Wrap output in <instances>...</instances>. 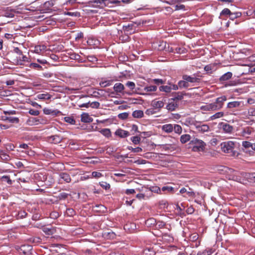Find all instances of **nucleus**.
<instances>
[{
	"label": "nucleus",
	"instance_id": "obj_1",
	"mask_svg": "<svg viewBox=\"0 0 255 255\" xmlns=\"http://www.w3.org/2000/svg\"><path fill=\"white\" fill-rule=\"evenodd\" d=\"M220 146L223 152L229 153L232 156H238L239 153L236 149L240 146L239 143L233 141H226L222 142Z\"/></svg>",
	"mask_w": 255,
	"mask_h": 255
},
{
	"label": "nucleus",
	"instance_id": "obj_2",
	"mask_svg": "<svg viewBox=\"0 0 255 255\" xmlns=\"http://www.w3.org/2000/svg\"><path fill=\"white\" fill-rule=\"evenodd\" d=\"M190 143L193 145V150L194 151H203L206 145L203 141L196 138H193Z\"/></svg>",
	"mask_w": 255,
	"mask_h": 255
},
{
	"label": "nucleus",
	"instance_id": "obj_3",
	"mask_svg": "<svg viewBox=\"0 0 255 255\" xmlns=\"http://www.w3.org/2000/svg\"><path fill=\"white\" fill-rule=\"evenodd\" d=\"M227 98L226 96H222L217 98L215 102L212 103L213 111H218L221 109L223 106L224 102L227 101Z\"/></svg>",
	"mask_w": 255,
	"mask_h": 255
},
{
	"label": "nucleus",
	"instance_id": "obj_4",
	"mask_svg": "<svg viewBox=\"0 0 255 255\" xmlns=\"http://www.w3.org/2000/svg\"><path fill=\"white\" fill-rule=\"evenodd\" d=\"M201 76L197 74H194L192 75H188L186 74L182 76V79L185 80L187 81L188 84L190 83H199L201 82Z\"/></svg>",
	"mask_w": 255,
	"mask_h": 255
},
{
	"label": "nucleus",
	"instance_id": "obj_5",
	"mask_svg": "<svg viewBox=\"0 0 255 255\" xmlns=\"http://www.w3.org/2000/svg\"><path fill=\"white\" fill-rule=\"evenodd\" d=\"M26 123L28 125L32 126L37 125L39 124H43L44 123V122L43 121H41V119H40L39 118L31 117L29 118L27 120Z\"/></svg>",
	"mask_w": 255,
	"mask_h": 255
},
{
	"label": "nucleus",
	"instance_id": "obj_6",
	"mask_svg": "<svg viewBox=\"0 0 255 255\" xmlns=\"http://www.w3.org/2000/svg\"><path fill=\"white\" fill-rule=\"evenodd\" d=\"M48 141L49 142L57 144L62 141L63 138L58 135H53L47 137Z\"/></svg>",
	"mask_w": 255,
	"mask_h": 255
},
{
	"label": "nucleus",
	"instance_id": "obj_7",
	"mask_svg": "<svg viewBox=\"0 0 255 255\" xmlns=\"http://www.w3.org/2000/svg\"><path fill=\"white\" fill-rule=\"evenodd\" d=\"M217 64L215 63L210 64L204 67V70L208 74H212L217 69Z\"/></svg>",
	"mask_w": 255,
	"mask_h": 255
},
{
	"label": "nucleus",
	"instance_id": "obj_8",
	"mask_svg": "<svg viewBox=\"0 0 255 255\" xmlns=\"http://www.w3.org/2000/svg\"><path fill=\"white\" fill-rule=\"evenodd\" d=\"M115 134L121 138H125L129 135L128 131L121 128L117 129L115 132Z\"/></svg>",
	"mask_w": 255,
	"mask_h": 255
},
{
	"label": "nucleus",
	"instance_id": "obj_9",
	"mask_svg": "<svg viewBox=\"0 0 255 255\" xmlns=\"http://www.w3.org/2000/svg\"><path fill=\"white\" fill-rule=\"evenodd\" d=\"M43 111L46 115H51L53 116H57L61 113L58 110H52L46 108L43 109Z\"/></svg>",
	"mask_w": 255,
	"mask_h": 255
},
{
	"label": "nucleus",
	"instance_id": "obj_10",
	"mask_svg": "<svg viewBox=\"0 0 255 255\" xmlns=\"http://www.w3.org/2000/svg\"><path fill=\"white\" fill-rule=\"evenodd\" d=\"M222 128L224 132L231 133L233 130V126L227 123H222Z\"/></svg>",
	"mask_w": 255,
	"mask_h": 255
},
{
	"label": "nucleus",
	"instance_id": "obj_11",
	"mask_svg": "<svg viewBox=\"0 0 255 255\" xmlns=\"http://www.w3.org/2000/svg\"><path fill=\"white\" fill-rule=\"evenodd\" d=\"M42 231L47 235H52L56 233V229L54 227H44L42 229Z\"/></svg>",
	"mask_w": 255,
	"mask_h": 255
},
{
	"label": "nucleus",
	"instance_id": "obj_12",
	"mask_svg": "<svg viewBox=\"0 0 255 255\" xmlns=\"http://www.w3.org/2000/svg\"><path fill=\"white\" fill-rule=\"evenodd\" d=\"M59 177L66 183H69L71 181L70 176L66 172H61L59 173Z\"/></svg>",
	"mask_w": 255,
	"mask_h": 255
},
{
	"label": "nucleus",
	"instance_id": "obj_13",
	"mask_svg": "<svg viewBox=\"0 0 255 255\" xmlns=\"http://www.w3.org/2000/svg\"><path fill=\"white\" fill-rule=\"evenodd\" d=\"M161 129L166 133H170L173 130V126L172 124H165L162 126Z\"/></svg>",
	"mask_w": 255,
	"mask_h": 255
},
{
	"label": "nucleus",
	"instance_id": "obj_14",
	"mask_svg": "<svg viewBox=\"0 0 255 255\" xmlns=\"http://www.w3.org/2000/svg\"><path fill=\"white\" fill-rule=\"evenodd\" d=\"M15 13V10L13 9H6L3 13V16H5L6 17H13Z\"/></svg>",
	"mask_w": 255,
	"mask_h": 255
},
{
	"label": "nucleus",
	"instance_id": "obj_15",
	"mask_svg": "<svg viewBox=\"0 0 255 255\" xmlns=\"http://www.w3.org/2000/svg\"><path fill=\"white\" fill-rule=\"evenodd\" d=\"M114 89L117 93H122L125 89V87L123 84L117 83L114 86Z\"/></svg>",
	"mask_w": 255,
	"mask_h": 255
},
{
	"label": "nucleus",
	"instance_id": "obj_16",
	"mask_svg": "<svg viewBox=\"0 0 255 255\" xmlns=\"http://www.w3.org/2000/svg\"><path fill=\"white\" fill-rule=\"evenodd\" d=\"M233 74L231 72H228L223 75L220 78H219V81L221 82L225 81H228L231 79L232 77Z\"/></svg>",
	"mask_w": 255,
	"mask_h": 255
},
{
	"label": "nucleus",
	"instance_id": "obj_17",
	"mask_svg": "<svg viewBox=\"0 0 255 255\" xmlns=\"http://www.w3.org/2000/svg\"><path fill=\"white\" fill-rule=\"evenodd\" d=\"M186 95L185 93L183 92H174L172 93L174 97L172 99L173 100H181L183 98V96Z\"/></svg>",
	"mask_w": 255,
	"mask_h": 255
},
{
	"label": "nucleus",
	"instance_id": "obj_18",
	"mask_svg": "<svg viewBox=\"0 0 255 255\" xmlns=\"http://www.w3.org/2000/svg\"><path fill=\"white\" fill-rule=\"evenodd\" d=\"M81 121L84 123H89L93 121V119L87 113L81 115Z\"/></svg>",
	"mask_w": 255,
	"mask_h": 255
},
{
	"label": "nucleus",
	"instance_id": "obj_19",
	"mask_svg": "<svg viewBox=\"0 0 255 255\" xmlns=\"http://www.w3.org/2000/svg\"><path fill=\"white\" fill-rule=\"evenodd\" d=\"M151 105L155 109H160L164 106V103L162 101L153 100Z\"/></svg>",
	"mask_w": 255,
	"mask_h": 255
},
{
	"label": "nucleus",
	"instance_id": "obj_20",
	"mask_svg": "<svg viewBox=\"0 0 255 255\" xmlns=\"http://www.w3.org/2000/svg\"><path fill=\"white\" fill-rule=\"evenodd\" d=\"M241 104V102H239V101H233V102H229L227 104V108L233 109V108H238L240 106Z\"/></svg>",
	"mask_w": 255,
	"mask_h": 255
},
{
	"label": "nucleus",
	"instance_id": "obj_21",
	"mask_svg": "<svg viewBox=\"0 0 255 255\" xmlns=\"http://www.w3.org/2000/svg\"><path fill=\"white\" fill-rule=\"evenodd\" d=\"M133 26H134V24L131 23L126 25H124L123 28L125 32H127L128 33L131 34V31L133 30Z\"/></svg>",
	"mask_w": 255,
	"mask_h": 255
},
{
	"label": "nucleus",
	"instance_id": "obj_22",
	"mask_svg": "<svg viewBox=\"0 0 255 255\" xmlns=\"http://www.w3.org/2000/svg\"><path fill=\"white\" fill-rule=\"evenodd\" d=\"M3 120L5 121H7L11 123H18L19 122V119L16 117H3Z\"/></svg>",
	"mask_w": 255,
	"mask_h": 255
},
{
	"label": "nucleus",
	"instance_id": "obj_23",
	"mask_svg": "<svg viewBox=\"0 0 255 255\" xmlns=\"http://www.w3.org/2000/svg\"><path fill=\"white\" fill-rule=\"evenodd\" d=\"M178 85L179 87L181 88H187L190 86V84H188L187 81L185 80H180L178 82Z\"/></svg>",
	"mask_w": 255,
	"mask_h": 255
},
{
	"label": "nucleus",
	"instance_id": "obj_24",
	"mask_svg": "<svg viewBox=\"0 0 255 255\" xmlns=\"http://www.w3.org/2000/svg\"><path fill=\"white\" fill-rule=\"evenodd\" d=\"M38 99L40 100H49L51 98V96L48 93L40 94L37 96Z\"/></svg>",
	"mask_w": 255,
	"mask_h": 255
},
{
	"label": "nucleus",
	"instance_id": "obj_25",
	"mask_svg": "<svg viewBox=\"0 0 255 255\" xmlns=\"http://www.w3.org/2000/svg\"><path fill=\"white\" fill-rule=\"evenodd\" d=\"M163 44H164V50L166 51L169 52H174V49H173L172 47H170L168 43H167L165 42H162L160 46H162Z\"/></svg>",
	"mask_w": 255,
	"mask_h": 255
},
{
	"label": "nucleus",
	"instance_id": "obj_26",
	"mask_svg": "<svg viewBox=\"0 0 255 255\" xmlns=\"http://www.w3.org/2000/svg\"><path fill=\"white\" fill-rule=\"evenodd\" d=\"M132 116L135 118H141L143 117V112L141 110H136L133 112Z\"/></svg>",
	"mask_w": 255,
	"mask_h": 255
},
{
	"label": "nucleus",
	"instance_id": "obj_27",
	"mask_svg": "<svg viewBox=\"0 0 255 255\" xmlns=\"http://www.w3.org/2000/svg\"><path fill=\"white\" fill-rule=\"evenodd\" d=\"M157 221L154 219V218H149L148 220H147L145 222V224L147 226L151 227V226H155L156 225Z\"/></svg>",
	"mask_w": 255,
	"mask_h": 255
},
{
	"label": "nucleus",
	"instance_id": "obj_28",
	"mask_svg": "<svg viewBox=\"0 0 255 255\" xmlns=\"http://www.w3.org/2000/svg\"><path fill=\"white\" fill-rule=\"evenodd\" d=\"M161 190L163 192H165L166 193H173L175 192L174 188L173 187H172L171 186H168L162 187L161 188Z\"/></svg>",
	"mask_w": 255,
	"mask_h": 255
},
{
	"label": "nucleus",
	"instance_id": "obj_29",
	"mask_svg": "<svg viewBox=\"0 0 255 255\" xmlns=\"http://www.w3.org/2000/svg\"><path fill=\"white\" fill-rule=\"evenodd\" d=\"M190 135L189 134H185L182 135L180 137V141L182 143H185L190 140Z\"/></svg>",
	"mask_w": 255,
	"mask_h": 255
},
{
	"label": "nucleus",
	"instance_id": "obj_30",
	"mask_svg": "<svg viewBox=\"0 0 255 255\" xmlns=\"http://www.w3.org/2000/svg\"><path fill=\"white\" fill-rule=\"evenodd\" d=\"M69 54L70 55V58L71 59L78 60V61L82 62L80 60L81 56L75 53L74 52H70L69 53Z\"/></svg>",
	"mask_w": 255,
	"mask_h": 255
},
{
	"label": "nucleus",
	"instance_id": "obj_31",
	"mask_svg": "<svg viewBox=\"0 0 255 255\" xmlns=\"http://www.w3.org/2000/svg\"><path fill=\"white\" fill-rule=\"evenodd\" d=\"M209 130V127L207 125H201L200 127H198L199 131L205 132L208 131Z\"/></svg>",
	"mask_w": 255,
	"mask_h": 255
},
{
	"label": "nucleus",
	"instance_id": "obj_32",
	"mask_svg": "<svg viewBox=\"0 0 255 255\" xmlns=\"http://www.w3.org/2000/svg\"><path fill=\"white\" fill-rule=\"evenodd\" d=\"M201 109L204 111H213L212 103L207 104L205 106H203L201 107Z\"/></svg>",
	"mask_w": 255,
	"mask_h": 255
},
{
	"label": "nucleus",
	"instance_id": "obj_33",
	"mask_svg": "<svg viewBox=\"0 0 255 255\" xmlns=\"http://www.w3.org/2000/svg\"><path fill=\"white\" fill-rule=\"evenodd\" d=\"M224 112H219L216 113L214 115H212L210 117V119H211V120H215L216 119L222 118V117H223L224 116Z\"/></svg>",
	"mask_w": 255,
	"mask_h": 255
},
{
	"label": "nucleus",
	"instance_id": "obj_34",
	"mask_svg": "<svg viewBox=\"0 0 255 255\" xmlns=\"http://www.w3.org/2000/svg\"><path fill=\"white\" fill-rule=\"evenodd\" d=\"M241 15H242L241 13L240 12H231V14H230L229 17L230 19L234 20L235 18L240 17L241 16Z\"/></svg>",
	"mask_w": 255,
	"mask_h": 255
},
{
	"label": "nucleus",
	"instance_id": "obj_35",
	"mask_svg": "<svg viewBox=\"0 0 255 255\" xmlns=\"http://www.w3.org/2000/svg\"><path fill=\"white\" fill-rule=\"evenodd\" d=\"M101 133L107 137H109L111 136V132L109 128H104L100 131Z\"/></svg>",
	"mask_w": 255,
	"mask_h": 255
},
{
	"label": "nucleus",
	"instance_id": "obj_36",
	"mask_svg": "<svg viewBox=\"0 0 255 255\" xmlns=\"http://www.w3.org/2000/svg\"><path fill=\"white\" fill-rule=\"evenodd\" d=\"M159 90L165 93H169L171 91V88H170V86H161L159 87Z\"/></svg>",
	"mask_w": 255,
	"mask_h": 255
},
{
	"label": "nucleus",
	"instance_id": "obj_37",
	"mask_svg": "<svg viewBox=\"0 0 255 255\" xmlns=\"http://www.w3.org/2000/svg\"><path fill=\"white\" fill-rule=\"evenodd\" d=\"M177 107V104L176 103H170L167 105L166 108L169 111H174Z\"/></svg>",
	"mask_w": 255,
	"mask_h": 255
},
{
	"label": "nucleus",
	"instance_id": "obj_38",
	"mask_svg": "<svg viewBox=\"0 0 255 255\" xmlns=\"http://www.w3.org/2000/svg\"><path fill=\"white\" fill-rule=\"evenodd\" d=\"M46 49L45 45H37L35 47L34 51L37 53H39L42 51H44Z\"/></svg>",
	"mask_w": 255,
	"mask_h": 255
},
{
	"label": "nucleus",
	"instance_id": "obj_39",
	"mask_svg": "<svg viewBox=\"0 0 255 255\" xmlns=\"http://www.w3.org/2000/svg\"><path fill=\"white\" fill-rule=\"evenodd\" d=\"M157 87L154 85H150L144 87V90L146 92H154L156 91Z\"/></svg>",
	"mask_w": 255,
	"mask_h": 255
},
{
	"label": "nucleus",
	"instance_id": "obj_40",
	"mask_svg": "<svg viewBox=\"0 0 255 255\" xmlns=\"http://www.w3.org/2000/svg\"><path fill=\"white\" fill-rule=\"evenodd\" d=\"M173 126V130L174 132L178 134H180L182 132V128L180 125H174Z\"/></svg>",
	"mask_w": 255,
	"mask_h": 255
},
{
	"label": "nucleus",
	"instance_id": "obj_41",
	"mask_svg": "<svg viewBox=\"0 0 255 255\" xmlns=\"http://www.w3.org/2000/svg\"><path fill=\"white\" fill-rule=\"evenodd\" d=\"M140 136L139 135L132 136L130 138V140L134 144H139L140 141Z\"/></svg>",
	"mask_w": 255,
	"mask_h": 255
},
{
	"label": "nucleus",
	"instance_id": "obj_42",
	"mask_svg": "<svg viewBox=\"0 0 255 255\" xmlns=\"http://www.w3.org/2000/svg\"><path fill=\"white\" fill-rule=\"evenodd\" d=\"M55 2V0H51L46 1L44 4V6L46 8H50L54 5Z\"/></svg>",
	"mask_w": 255,
	"mask_h": 255
},
{
	"label": "nucleus",
	"instance_id": "obj_43",
	"mask_svg": "<svg viewBox=\"0 0 255 255\" xmlns=\"http://www.w3.org/2000/svg\"><path fill=\"white\" fill-rule=\"evenodd\" d=\"M21 58L19 57V59H17V63L20 65H22L23 62H27L28 58L26 56L22 54Z\"/></svg>",
	"mask_w": 255,
	"mask_h": 255
},
{
	"label": "nucleus",
	"instance_id": "obj_44",
	"mask_svg": "<svg viewBox=\"0 0 255 255\" xmlns=\"http://www.w3.org/2000/svg\"><path fill=\"white\" fill-rule=\"evenodd\" d=\"M108 0H90L88 2L89 4H92V3H97L100 4H104L106 5V1Z\"/></svg>",
	"mask_w": 255,
	"mask_h": 255
},
{
	"label": "nucleus",
	"instance_id": "obj_45",
	"mask_svg": "<svg viewBox=\"0 0 255 255\" xmlns=\"http://www.w3.org/2000/svg\"><path fill=\"white\" fill-rule=\"evenodd\" d=\"M255 173H244L243 174V175L244 176L245 178L248 179V180H250V182H252V178H255V176H254Z\"/></svg>",
	"mask_w": 255,
	"mask_h": 255
},
{
	"label": "nucleus",
	"instance_id": "obj_46",
	"mask_svg": "<svg viewBox=\"0 0 255 255\" xmlns=\"http://www.w3.org/2000/svg\"><path fill=\"white\" fill-rule=\"evenodd\" d=\"M66 213L67 215V216L69 217H73L74 215H75L76 212L74 209L72 208H68L66 210Z\"/></svg>",
	"mask_w": 255,
	"mask_h": 255
},
{
	"label": "nucleus",
	"instance_id": "obj_47",
	"mask_svg": "<svg viewBox=\"0 0 255 255\" xmlns=\"http://www.w3.org/2000/svg\"><path fill=\"white\" fill-rule=\"evenodd\" d=\"M165 225H166V224L164 222L161 221H158L156 222L155 228L157 229V228L161 229V228H164Z\"/></svg>",
	"mask_w": 255,
	"mask_h": 255
},
{
	"label": "nucleus",
	"instance_id": "obj_48",
	"mask_svg": "<svg viewBox=\"0 0 255 255\" xmlns=\"http://www.w3.org/2000/svg\"><path fill=\"white\" fill-rule=\"evenodd\" d=\"M112 81L108 80L105 81H102L100 83V85L102 87H106L110 86L112 84Z\"/></svg>",
	"mask_w": 255,
	"mask_h": 255
},
{
	"label": "nucleus",
	"instance_id": "obj_49",
	"mask_svg": "<svg viewBox=\"0 0 255 255\" xmlns=\"http://www.w3.org/2000/svg\"><path fill=\"white\" fill-rule=\"evenodd\" d=\"M68 194L65 193V192H62V193H60L58 195V196H57V198L59 200H65L68 197Z\"/></svg>",
	"mask_w": 255,
	"mask_h": 255
},
{
	"label": "nucleus",
	"instance_id": "obj_50",
	"mask_svg": "<svg viewBox=\"0 0 255 255\" xmlns=\"http://www.w3.org/2000/svg\"><path fill=\"white\" fill-rule=\"evenodd\" d=\"M0 157L2 160L7 161L10 160L9 156L5 152H2L0 154Z\"/></svg>",
	"mask_w": 255,
	"mask_h": 255
},
{
	"label": "nucleus",
	"instance_id": "obj_51",
	"mask_svg": "<svg viewBox=\"0 0 255 255\" xmlns=\"http://www.w3.org/2000/svg\"><path fill=\"white\" fill-rule=\"evenodd\" d=\"M64 121L68 123H69L71 125H74L75 123V121L74 119L71 117H66L64 118Z\"/></svg>",
	"mask_w": 255,
	"mask_h": 255
},
{
	"label": "nucleus",
	"instance_id": "obj_52",
	"mask_svg": "<svg viewBox=\"0 0 255 255\" xmlns=\"http://www.w3.org/2000/svg\"><path fill=\"white\" fill-rule=\"evenodd\" d=\"M1 179L2 181H5L9 185L12 184V181L8 176L4 175L1 177Z\"/></svg>",
	"mask_w": 255,
	"mask_h": 255
},
{
	"label": "nucleus",
	"instance_id": "obj_53",
	"mask_svg": "<svg viewBox=\"0 0 255 255\" xmlns=\"http://www.w3.org/2000/svg\"><path fill=\"white\" fill-rule=\"evenodd\" d=\"M66 15H68L71 16H75V17H79L80 16V13L79 12H65Z\"/></svg>",
	"mask_w": 255,
	"mask_h": 255
},
{
	"label": "nucleus",
	"instance_id": "obj_54",
	"mask_svg": "<svg viewBox=\"0 0 255 255\" xmlns=\"http://www.w3.org/2000/svg\"><path fill=\"white\" fill-rule=\"evenodd\" d=\"M100 186L105 190L109 189L110 188V185L106 182H100Z\"/></svg>",
	"mask_w": 255,
	"mask_h": 255
},
{
	"label": "nucleus",
	"instance_id": "obj_55",
	"mask_svg": "<svg viewBox=\"0 0 255 255\" xmlns=\"http://www.w3.org/2000/svg\"><path fill=\"white\" fill-rule=\"evenodd\" d=\"M231 10L228 9V8H224V9H223V10L221 11V13H220V15L222 16V15H230V14H231Z\"/></svg>",
	"mask_w": 255,
	"mask_h": 255
},
{
	"label": "nucleus",
	"instance_id": "obj_56",
	"mask_svg": "<svg viewBox=\"0 0 255 255\" xmlns=\"http://www.w3.org/2000/svg\"><path fill=\"white\" fill-rule=\"evenodd\" d=\"M100 105V103L98 102H93L92 103L90 102L89 107H90L92 108L98 109L99 108Z\"/></svg>",
	"mask_w": 255,
	"mask_h": 255
},
{
	"label": "nucleus",
	"instance_id": "obj_57",
	"mask_svg": "<svg viewBox=\"0 0 255 255\" xmlns=\"http://www.w3.org/2000/svg\"><path fill=\"white\" fill-rule=\"evenodd\" d=\"M128 113H123L119 114L118 118L122 120H126L128 118Z\"/></svg>",
	"mask_w": 255,
	"mask_h": 255
},
{
	"label": "nucleus",
	"instance_id": "obj_58",
	"mask_svg": "<svg viewBox=\"0 0 255 255\" xmlns=\"http://www.w3.org/2000/svg\"><path fill=\"white\" fill-rule=\"evenodd\" d=\"M252 143L248 141H243L242 142V145L245 148H249L250 147H252Z\"/></svg>",
	"mask_w": 255,
	"mask_h": 255
},
{
	"label": "nucleus",
	"instance_id": "obj_59",
	"mask_svg": "<svg viewBox=\"0 0 255 255\" xmlns=\"http://www.w3.org/2000/svg\"><path fill=\"white\" fill-rule=\"evenodd\" d=\"M161 191H162L161 189L158 187L155 186L151 187L150 192L159 193H160Z\"/></svg>",
	"mask_w": 255,
	"mask_h": 255
},
{
	"label": "nucleus",
	"instance_id": "obj_60",
	"mask_svg": "<svg viewBox=\"0 0 255 255\" xmlns=\"http://www.w3.org/2000/svg\"><path fill=\"white\" fill-rule=\"evenodd\" d=\"M153 82L156 85L163 84L165 83V81L161 79H153Z\"/></svg>",
	"mask_w": 255,
	"mask_h": 255
},
{
	"label": "nucleus",
	"instance_id": "obj_61",
	"mask_svg": "<svg viewBox=\"0 0 255 255\" xmlns=\"http://www.w3.org/2000/svg\"><path fill=\"white\" fill-rule=\"evenodd\" d=\"M238 84V82L236 81H230L225 84V87H227L229 86H234L237 85Z\"/></svg>",
	"mask_w": 255,
	"mask_h": 255
},
{
	"label": "nucleus",
	"instance_id": "obj_62",
	"mask_svg": "<svg viewBox=\"0 0 255 255\" xmlns=\"http://www.w3.org/2000/svg\"><path fill=\"white\" fill-rule=\"evenodd\" d=\"M128 148L129 150H131L134 152H141L142 149L141 147H137L136 148H133L131 146H128Z\"/></svg>",
	"mask_w": 255,
	"mask_h": 255
},
{
	"label": "nucleus",
	"instance_id": "obj_63",
	"mask_svg": "<svg viewBox=\"0 0 255 255\" xmlns=\"http://www.w3.org/2000/svg\"><path fill=\"white\" fill-rule=\"evenodd\" d=\"M126 85L128 87L130 90H133V89H134L135 86L134 83L131 81H128L126 84Z\"/></svg>",
	"mask_w": 255,
	"mask_h": 255
},
{
	"label": "nucleus",
	"instance_id": "obj_64",
	"mask_svg": "<svg viewBox=\"0 0 255 255\" xmlns=\"http://www.w3.org/2000/svg\"><path fill=\"white\" fill-rule=\"evenodd\" d=\"M212 252L211 250H205L201 254L198 253L197 255H211Z\"/></svg>",
	"mask_w": 255,
	"mask_h": 255
}]
</instances>
